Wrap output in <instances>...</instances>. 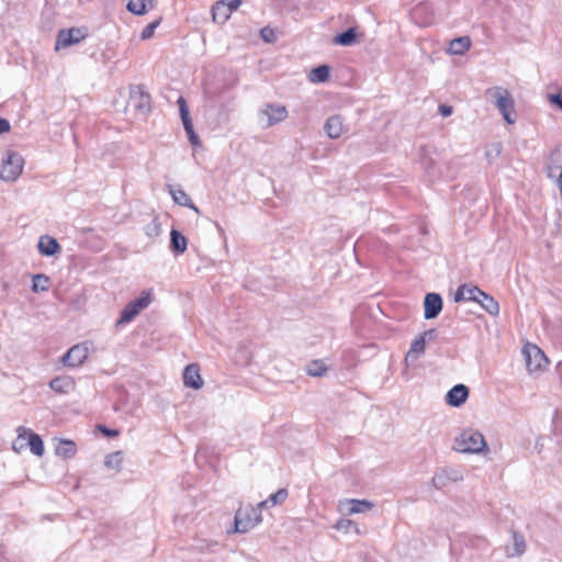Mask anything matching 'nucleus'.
Returning <instances> with one entry per match:
<instances>
[{
	"mask_svg": "<svg viewBox=\"0 0 562 562\" xmlns=\"http://www.w3.org/2000/svg\"><path fill=\"white\" fill-rule=\"evenodd\" d=\"M454 449L463 453H479L486 449V441L481 432L467 429L456 438Z\"/></svg>",
	"mask_w": 562,
	"mask_h": 562,
	"instance_id": "1",
	"label": "nucleus"
},
{
	"mask_svg": "<svg viewBox=\"0 0 562 562\" xmlns=\"http://www.w3.org/2000/svg\"><path fill=\"white\" fill-rule=\"evenodd\" d=\"M18 438L13 442V449L16 452H20L24 449L25 443L24 441H27V445L30 447V450L33 454L37 457H42L44 454V443L42 438L35 434L32 429H29L24 426H20L16 429Z\"/></svg>",
	"mask_w": 562,
	"mask_h": 562,
	"instance_id": "2",
	"label": "nucleus"
},
{
	"mask_svg": "<svg viewBox=\"0 0 562 562\" xmlns=\"http://www.w3.org/2000/svg\"><path fill=\"white\" fill-rule=\"evenodd\" d=\"M526 368L530 373L544 371L549 360L544 352L535 344L527 342L522 348Z\"/></svg>",
	"mask_w": 562,
	"mask_h": 562,
	"instance_id": "3",
	"label": "nucleus"
},
{
	"mask_svg": "<svg viewBox=\"0 0 562 562\" xmlns=\"http://www.w3.org/2000/svg\"><path fill=\"white\" fill-rule=\"evenodd\" d=\"M153 301L151 292H142L138 299L130 302L122 311L117 324H125L132 322L143 310H145Z\"/></svg>",
	"mask_w": 562,
	"mask_h": 562,
	"instance_id": "4",
	"label": "nucleus"
},
{
	"mask_svg": "<svg viewBox=\"0 0 562 562\" xmlns=\"http://www.w3.org/2000/svg\"><path fill=\"white\" fill-rule=\"evenodd\" d=\"M258 510L251 506L239 507L235 515V532H247L260 522Z\"/></svg>",
	"mask_w": 562,
	"mask_h": 562,
	"instance_id": "5",
	"label": "nucleus"
},
{
	"mask_svg": "<svg viewBox=\"0 0 562 562\" xmlns=\"http://www.w3.org/2000/svg\"><path fill=\"white\" fill-rule=\"evenodd\" d=\"M24 159L18 153L9 151L3 160L0 177L4 181H15L22 173Z\"/></svg>",
	"mask_w": 562,
	"mask_h": 562,
	"instance_id": "6",
	"label": "nucleus"
},
{
	"mask_svg": "<svg viewBox=\"0 0 562 562\" xmlns=\"http://www.w3.org/2000/svg\"><path fill=\"white\" fill-rule=\"evenodd\" d=\"M486 93H492V95L496 99V105L503 114L504 120L507 123L513 124L514 119H512V113L514 112V100L508 90L495 88L487 90Z\"/></svg>",
	"mask_w": 562,
	"mask_h": 562,
	"instance_id": "7",
	"label": "nucleus"
},
{
	"mask_svg": "<svg viewBox=\"0 0 562 562\" xmlns=\"http://www.w3.org/2000/svg\"><path fill=\"white\" fill-rule=\"evenodd\" d=\"M412 21L419 26H428L435 21V12L430 2H420L411 11Z\"/></svg>",
	"mask_w": 562,
	"mask_h": 562,
	"instance_id": "8",
	"label": "nucleus"
},
{
	"mask_svg": "<svg viewBox=\"0 0 562 562\" xmlns=\"http://www.w3.org/2000/svg\"><path fill=\"white\" fill-rule=\"evenodd\" d=\"M177 103L179 105L180 116H181V121H182L184 131L188 135V138H189L191 145L200 146L201 142H200L199 136L194 132L192 120H191L186 100L182 97H180L178 99Z\"/></svg>",
	"mask_w": 562,
	"mask_h": 562,
	"instance_id": "9",
	"label": "nucleus"
},
{
	"mask_svg": "<svg viewBox=\"0 0 562 562\" xmlns=\"http://www.w3.org/2000/svg\"><path fill=\"white\" fill-rule=\"evenodd\" d=\"M88 355V346L86 344H78L72 346L63 357V362L69 367H79L86 361Z\"/></svg>",
	"mask_w": 562,
	"mask_h": 562,
	"instance_id": "10",
	"label": "nucleus"
},
{
	"mask_svg": "<svg viewBox=\"0 0 562 562\" xmlns=\"http://www.w3.org/2000/svg\"><path fill=\"white\" fill-rule=\"evenodd\" d=\"M130 103L140 113H147L150 110V94L142 86H136L131 90Z\"/></svg>",
	"mask_w": 562,
	"mask_h": 562,
	"instance_id": "11",
	"label": "nucleus"
},
{
	"mask_svg": "<svg viewBox=\"0 0 562 562\" xmlns=\"http://www.w3.org/2000/svg\"><path fill=\"white\" fill-rule=\"evenodd\" d=\"M183 384L193 390H200L203 386V379L198 363H191L184 368Z\"/></svg>",
	"mask_w": 562,
	"mask_h": 562,
	"instance_id": "12",
	"label": "nucleus"
},
{
	"mask_svg": "<svg viewBox=\"0 0 562 562\" xmlns=\"http://www.w3.org/2000/svg\"><path fill=\"white\" fill-rule=\"evenodd\" d=\"M442 310V299L437 293H428L424 300V315L426 319L435 318Z\"/></svg>",
	"mask_w": 562,
	"mask_h": 562,
	"instance_id": "13",
	"label": "nucleus"
},
{
	"mask_svg": "<svg viewBox=\"0 0 562 562\" xmlns=\"http://www.w3.org/2000/svg\"><path fill=\"white\" fill-rule=\"evenodd\" d=\"M469 396V389L463 384L454 385L446 395V401L450 406H461Z\"/></svg>",
	"mask_w": 562,
	"mask_h": 562,
	"instance_id": "14",
	"label": "nucleus"
},
{
	"mask_svg": "<svg viewBox=\"0 0 562 562\" xmlns=\"http://www.w3.org/2000/svg\"><path fill=\"white\" fill-rule=\"evenodd\" d=\"M483 295V291L475 285H461L457 289L454 294V301H473L477 302Z\"/></svg>",
	"mask_w": 562,
	"mask_h": 562,
	"instance_id": "15",
	"label": "nucleus"
},
{
	"mask_svg": "<svg viewBox=\"0 0 562 562\" xmlns=\"http://www.w3.org/2000/svg\"><path fill=\"white\" fill-rule=\"evenodd\" d=\"M52 390L59 394H68L76 387V382L71 376H57L49 383Z\"/></svg>",
	"mask_w": 562,
	"mask_h": 562,
	"instance_id": "16",
	"label": "nucleus"
},
{
	"mask_svg": "<svg viewBox=\"0 0 562 562\" xmlns=\"http://www.w3.org/2000/svg\"><path fill=\"white\" fill-rule=\"evenodd\" d=\"M55 453L63 459H71L77 454V446L72 440L59 439L55 446Z\"/></svg>",
	"mask_w": 562,
	"mask_h": 562,
	"instance_id": "17",
	"label": "nucleus"
},
{
	"mask_svg": "<svg viewBox=\"0 0 562 562\" xmlns=\"http://www.w3.org/2000/svg\"><path fill=\"white\" fill-rule=\"evenodd\" d=\"M156 0H128L126 9L136 15H143L155 7Z\"/></svg>",
	"mask_w": 562,
	"mask_h": 562,
	"instance_id": "18",
	"label": "nucleus"
},
{
	"mask_svg": "<svg viewBox=\"0 0 562 562\" xmlns=\"http://www.w3.org/2000/svg\"><path fill=\"white\" fill-rule=\"evenodd\" d=\"M37 247L38 251L44 256H53L60 249L57 240L50 236H42L38 240Z\"/></svg>",
	"mask_w": 562,
	"mask_h": 562,
	"instance_id": "19",
	"label": "nucleus"
},
{
	"mask_svg": "<svg viewBox=\"0 0 562 562\" xmlns=\"http://www.w3.org/2000/svg\"><path fill=\"white\" fill-rule=\"evenodd\" d=\"M341 505L348 506V514H360L372 509L373 504L367 499H346Z\"/></svg>",
	"mask_w": 562,
	"mask_h": 562,
	"instance_id": "20",
	"label": "nucleus"
},
{
	"mask_svg": "<svg viewBox=\"0 0 562 562\" xmlns=\"http://www.w3.org/2000/svg\"><path fill=\"white\" fill-rule=\"evenodd\" d=\"M265 113L268 116V125L282 122L288 115V111L283 105H268Z\"/></svg>",
	"mask_w": 562,
	"mask_h": 562,
	"instance_id": "21",
	"label": "nucleus"
},
{
	"mask_svg": "<svg viewBox=\"0 0 562 562\" xmlns=\"http://www.w3.org/2000/svg\"><path fill=\"white\" fill-rule=\"evenodd\" d=\"M325 130L330 138H339L344 134V123L341 117L331 116L325 124Z\"/></svg>",
	"mask_w": 562,
	"mask_h": 562,
	"instance_id": "22",
	"label": "nucleus"
},
{
	"mask_svg": "<svg viewBox=\"0 0 562 562\" xmlns=\"http://www.w3.org/2000/svg\"><path fill=\"white\" fill-rule=\"evenodd\" d=\"M330 68L327 65H322L313 68L308 74V80L313 83L325 82L329 79Z\"/></svg>",
	"mask_w": 562,
	"mask_h": 562,
	"instance_id": "23",
	"label": "nucleus"
},
{
	"mask_svg": "<svg viewBox=\"0 0 562 562\" xmlns=\"http://www.w3.org/2000/svg\"><path fill=\"white\" fill-rule=\"evenodd\" d=\"M170 247L173 251L183 254L187 250V238L177 229H172L170 233Z\"/></svg>",
	"mask_w": 562,
	"mask_h": 562,
	"instance_id": "24",
	"label": "nucleus"
},
{
	"mask_svg": "<svg viewBox=\"0 0 562 562\" xmlns=\"http://www.w3.org/2000/svg\"><path fill=\"white\" fill-rule=\"evenodd\" d=\"M211 14L215 23L223 24L229 19L232 13L217 1L212 5Z\"/></svg>",
	"mask_w": 562,
	"mask_h": 562,
	"instance_id": "25",
	"label": "nucleus"
},
{
	"mask_svg": "<svg viewBox=\"0 0 562 562\" xmlns=\"http://www.w3.org/2000/svg\"><path fill=\"white\" fill-rule=\"evenodd\" d=\"M471 46L470 37H454L449 43V53L451 54H463Z\"/></svg>",
	"mask_w": 562,
	"mask_h": 562,
	"instance_id": "26",
	"label": "nucleus"
},
{
	"mask_svg": "<svg viewBox=\"0 0 562 562\" xmlns=\"http://www.w3.org/2000/svg\"><path fill=\"white\" fill-rule=\"evenodd\" d=\"M477 303L491 315L496 316L499 313L498 303L485 292H483V295Z\"/></svg>",
	"mask_w": 562,
	"mask_h": 562,
	"instance_id": "27",
	"label": "nucleus"
},
{
	"mask_svg": "<svg viewBox=\"0 0 562 562\" xmlns=\"http://www.w3.org/2000/svg\"><path fill=\"white\" fill-rule=\"evenodd\" d=\"M288 491L285 488H280L266 501H262L258 504L259 507H266L268 505L274 506L278 504H282L288 498Z\"/></svg>",
	"mask_w": 562,
	"mask_h": 562,
	"instance_id": "28",
	"label": "nucleus"
},
{
	"mask_svg": "<svg viewBox=\"0 0 562 562\" xmlns=\"http://www.w3.org/2000/svg\"><path fill=\"white\" fill-rule=\"evenodd\" d=\"M327 370L323 360H313L308 363L306 373L311 376H323L326 374Z\"/></svg>",
	"mask_w": 562,
	"mask_h": 562,
	"instance_id": "29",
	"label": "nucleus"
},
{
	"mask_svg": "<svg viewBox=\"0 0 562 562\" xmlns=\"http://www.w3.org/2000/svg\"><path fill=\"white\" fill-rule=\"evenodd\" d=\"M104 464L106 468L120 471L123 464V453L121 451L113 452L105 458Z\"/></svg>",
	"mask_w": 562,
	"mask_h": 562,
	"instance_id": "30",
	"label": "nucleus"
},
{
	"mask_svg": "<svg viewBox=\"0 0 562 562\" xmlns=\"http://www.w3.org/2000/svg\"><path fill=\"white\" fill-rule=\"evenodd\" d=\"M49 284V278L45 274H35L33 277V283H32V291L37 292H44L48 290Z\"/></svg>",
	"mask_w": 562,
	"mask_h": 562,
	"instance_id": "31",
	"label": "nucleus"
},
{
	"mask_svg": "<svg viewBox=\"0 0 562 562\" xmlns=\"http://www.w3.org/2000/svg\"><path fill=\"white\" fill-rule=\"evenodd\" d=\"M425 348H426L425 338L423 335H420L413 340L407 356L420 355L425 351Z\"/></svg>",
	"mask_w": 562,
	"mask_h": 562,
	"instance_id": "32",
	"label": "nucleus"
},
{
	"mask_svg": "<svg viewBox=\"0 0 562 562\" xmlns=\"http://www.w3.org/2000/svg\"><path fill=\"white\" fill-rule=\"evenodd\" d=\"M83 37H63L59 38L55 45V49L59 50L60 48H66L70 45L78 44Z\"/></svg>",
	"mask_w": 562,
	"mask_h": 562,
	"instance_id": "33",
	"label": "nucleus"
},
{
	"mask_svg": "<svg viewBox=\"0 0 562 562\" xmlns=\"http://www.w3.org/2000/svg\"><path fill=\"white\" fill-rule=\"evenodd\" d=\"M550 160L553 165H555V168H560L562 164V145L557 147L550 155Z\"/></svg>",
	"mask_w": 562,
	"mask_h": 562,
	"instance_id": "34",
	"label": "nucleus"
},
{
	"mask_svg": "<svg viewBox=\"0 0 562 562\" xmlns=\"http://www.w3.org/2000/svg\"><path fill=\"white\" fill-rule=\"evenodd\" d=\"M358 37H333L334 45L350 46L357 43Z\"/></svg>",
	"mask_w": 562,
	"mask_h": 562,
	"instance_id": "35",
	"label": "nucleus"
},
{
	"mask_svg": "<svg viewBox=\"0 0 562 562\" xmlns=\"http://www.w3.org/2000/svg\"><path fill=\"white\" fill-rule=\"evenodd\" d=\"M161 20L157 19L148 23L142 31L140 35H154L156 29L160 24Z\"/></svg>",
	"mask_w": 562,
	"mask_h": 562,
	"instance_id": "36",
	"label": "nucleus"
},
{
	"mask_svg": "<svg viewBox=\"0 0 562 562\" xmlns=\"http://www.w3.org/2000/svg\"><path fill=\"white\" fill-rule=\"evenodd\" d=\"M218 2L222 3L226 9H228L231 13L237 10L238 7L241 4V0H220Z\"/></svg>",
	"mask_w": 562,
	"mask_h": 562,
	"instance_id": "37",
	"label": "nucleus"
},
{
	"mask_svg": "<svg viewBox=\"0 0 562 562\" xmlns=\"http://www.w3.org/2000/svg\"><path fill=\"white\" fill-rule=\"evenodd\" d=\"M97 429L106 437H117L120 435V430L110 429L104 425H98Z\"/></svg>",
	"mask_w": 562,
	"mask_h": 562,
	"instance_id": "38",
	"label": "nucleus"
},
{
	"mask_svg": "<svg viewBox=\"0 0 562 562\" xmlns=\"http://www.w3.org/2000/svg\"><path fill=\"white\" fill-rule=\"evenodd\" d=\"M173 199H175V201L177 203H179L181 205H186L187 202L189 201V196L182 190H179L178 192H175L173 193Z\"/></svg>",
	"mask_w": 562,
	"mask_h": 562,
	"instance_id": "39",
	"label": "nucleus"
},
{
	"mask_svg": "<svg viewBox=\"0 0 562 562\" xmlns=\"http://www.w3.org/2000/svg\"><path fill=\"white\" fill-rule=\"evenodd\" d=\"M160 234V225L159 223L155 220L153 221V223L147 227V235L154 237V236H158Z\"/></svg>",
	"mask_w": 562,
	"mask_h": 562,
	"instance_id": "40",
	"label": "nucleus"
},
{
	"mask_svg": "<svg viewBox=\"0 0 562 562\" xmlns=\"http://www.w3.org/2000/svg\"><path fill=\"white\" fill-rule=\"evenodd\" d=\"M335 35H359L358 26H349L344 31L336 32Z\"/></svg>",
	"mask_w": 562,
	"mask_h": 562,
	"instance_id": "41",
	"label": "nucleus"
},
{
	"mask_svg": "<svg viewBox=\"0 0 562 562\" xmlns=\"http://www.w3.org/2000/svg\"><path fill=\"white\" fill-rule=\"evenodd\" d=\"M80 30L76 27H69V29H60L57 31L56 35H75V33L80 34Z\"/></svg>",
	"mask_w": 562,
	"mask_h": 562,
	"instance_id": "42",
	"label": "nucleus"
},
{
	"mask_svg": "<svg viewBox=\"0 0 562 562\" xmlns=\"http://www.w3.org/2000/svg\"><path fill=\"white\" fill-rule=\"evenodd\" d=\"M10 128V122L7 119H0V134L8 133Z\"/></svg>",
	"mask_w": 562,
	"mask_h": 562,
	"instance_id": "43",
	"label": "nucleus"
},
{
	"mask_svg": "<svg viewBox=\"0 0 562 562\" xmlns=\"http://www.w3.org/2000/svg\"><path fill=\"white\" fill-rule=\"evenodd\" d=\"M439 112L442 116H449L452 113V108L446 104L439 106Z\"/></svg>",
	"mask_w": 562,
	"mask_h": 562,
	"instance_id": "44",
	"label": "nucleus"
},
{
	"mask_svg": "<svg viewBox=\"0 0 562 562\" xmlns=\"http://www.w3.org/2000/svg\"><path fill=\"white\" fill-rule=\"evenodd\" d=\"M549 99L562 110V99L559 94H550Z\"/></svg>",
	"mask_w": 562,
	"mask_h": 562,
	"instance_id": "45",
	"label": "nucleus"
},
{
	"mask_svg": "<svg viewBox=\"0 0 562 562\" xmlns=\"http://www.w3.org/2000/svg\"><path fill=\"white\" fill-rule=\"evenodd\" d=\"M258 35H274V30L271 29L269 25L268 26H265L262 27L260 31H259V34Z\"/></svg>",
	"mask_w": 562,
	"mask_h": 562,
	"instance_id": "46",
	"label": "nucleus"
},
{
	"mask_svg": "<svg viewBox=\"0 0 562 562\" xmlns=\"http://www.w3.org/2000/svg\"><path fill=\"white\" fill-rule=\"evenodd\" d=\"M263 38H265V41H266L267 43H271L273 37L265 36Z\"/></svg>",
	"mask_w": 562,
	"mask_h": 562,
	"instance_id": "47",
	"label": "nucleus"
}]
</instances>
